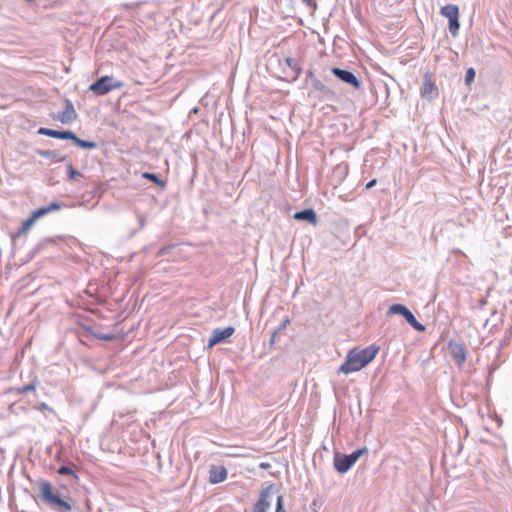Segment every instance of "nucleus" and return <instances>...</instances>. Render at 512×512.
I'll use <instances>...</instances> for the list:
<instances>
[{"label":"nucleus","mask_w":512,"mask_h":512,"mask_svg":"<svg viewBox=\"0 0 512 512\" xmlns=\"http://www.w3.org/2000/svg\"><path fill=\"white\" fill-rule=\"evenodd\" d=\"M37 489L36 500L50 511L74 512L77 509L68 493L60 491L46 479H38Z\"/></svg>","instance_id":"nucleus-1"},{"label":"nucleus","mask_w":512,"mask_h":512,"mask_svg":"<svg viewBox=\"0 0 512 512\" xmlns=\"http://www.w3.org/2000/svg\"><path fill=\"white\" fill-rule=\"evenodd\" d=\"M123 87V83L113 76L104 75L98 78L89 86V90L97 96H103L108 94L114 89Z\"/></svg>","instance_id":"nucleus-2"},{"label":"nucleus","mask_w":512,"mask_h":512,"mask_svg":"<svg viewBox=\"0 0 512 512\" xmlns=\"http://www.w3.org/2000/svg\"><path fill=\"white\" fill-rule=\"evenodd\" d=\"M387 315H401L416 331L424 332L426 330V327L421 324L414 314L403 304H392L387 310Z\"/></svg>","instance_id":"nucleus-3"},{"label":"nucleus","mask_w":512,"mask_h":512,"mask_svg":"<svg viewBox=\"0 0 512 512\" xmlns=\"http://www.w3.org/2000/svg\"><path fill=\"white\" fill-rule=\"evenodd\" d=\"M364 367H366V365L364 364L361 356L358 354L357 348H353L347 353L345 361L340 365L338 369V373L350 374L360 371Z\"/></svg>","instance_id":"nucleus-4"},{"label":"nucleus","mask_w":512,"mask_h":512,"mask_svg":"<svg viewBox=\"0 0 512 512\" xmlns=\"http://www.w3.org/2000/svg\"><path fill=\"white\" fill-rule=\"evenodd\" d=\"M440 14L449 21L448 29L450 34L453 37L457 36L460 29L459 7L455 4H447L441 7Z\"/></svg>","instance_id":"nucleus-5"},{"label":"nucleus","mask_w":512,"mask_h":512,"mask_svg":"<svg viewBox=\"0 0 512 512\" xmlns=\"http://www.w3.org/2000/svg\"><path fill=\"white\" fill-rule=\"evenodd\" d=\"M331 73L343 83L352 86L355 90L362 89V81L352 71L339 67H332Z\"/></svg>","instance_id":"nucleus-6"},{"label":"nucleus","mask_w":512,"mask_h":512,"mask_svg":"<svg viewBox=\"0 0 512 512\" xmlns=\"http://www.w3.org/2000/svg\"><path fill=\"white\" fill-rule=\"evenodd\" d=\"M56 139L71 140L75 145L86 150L96 149L98 147V144L96 142L80 139L71 130H58Z\"/></svg>","instance_id":"nucleus-7"},{"label":"nucleus","mask_w":512,"mask_h":512,"mask_svg":"<svg viewBox=\"0 0 512 512\" xmlns=\"http://www.w3.org/2000/svg\"><path fill=\"white\" fill-rule=\"evenodd\" d=\"M312 85V94L320 99L325 101H334L337 99V94L326 84H324L320 79H315Z\"/></svg>","instance_id":"nucleus-8"},{"label":"nucleus","mask_w":512,"mask_h":512,"mask_svg":"<svg viewBox=\"0 0 512 512\" xmlns=\"http://www.w3.org/2000/svg\"><path fill=\"white\" fill-rule=\"evenodd\" d=\"M274 491V484H269L267 487L262 489L257 502L253 506L252 512H267L271 506V503L268 499Z\"/></svg>","instance_id":"nucleus-9"},{"label":"nucleus","mask_w":512,"mask_h":512,"mask_svg":"<svg viewBox=\"0 0 512 512\" xmlns=\"http://www.w3.org/2000/svg\"><path fill=\"white\" fill-rule=\"evenodd\" d=\"M421 97L427 99L429 101L434 100L438 97V87L436 86L434 80L430 73H425L423 77V84L420 89Z\"/></svg>","instance_id":"nucleus-10"},{"label":"nucleus","mask_w":512,"mask_h":512,"mask_svg":"<svg viewBox=\"0 0 512 512\" xmlns=\"http://www.w3.org/2000/svg\"><path fill=\"white\" fill-rule=\"evenodd\" d=\"M52 118L58 120L63 124L74 122L78 118V114L73 106V103L66 98L64 100V110L58 114H53Z\"/></svg>","instance_id":"nucleus-11"},{"label":"nucleus","mask_w":512,"mask_h":512,"mask_svg":"<svg viewBox=\"0 0 512 512\" xmlns=\"http://www.w3.org/2000/svg\"><path fill=\"white\" fill-rule=\"evenodd\" d=\"M448 349L451 358L453 359L455 364L461 367L464 364L467 357V351L465 346L461 343L450 341L448 344Z\"/></svg>","instance_id":"nucleus-12"},{"label":"nucleus","mask_w":512,"mask_h":512,"mask_svg":"<svg viewBox=\"0 0 512 512\" xmlns=\"http://www.w3.org/2000/svg\"><path fill=\"white\" fill-rule=\"evenodd\" d=\"M234 332L235 328L232 326H228L223 329H214L208 340V346L212 347L214 345L225 342L229 337H231L234 334Z\"/></svg>","instance_id":"nucleus-13"},{"label":"nucleus","mask_w":512,"mask_h":512,"mask_svg":"<svg viewBox=\"0 0 512 512\" xmlns=\"http://www.w3.org/2000/svg\"><path fill=\"white\" fill-rule=\"evenodd\" d=\"M333 466L338 473L344 474L351 469L353 463L347 454L336 451L333 457Z\"/></svg>","instance_id":"nucleus-14"},{"label":"nucleus","mask_w":512,"mask_h":512,"mask_svg":"<svg viewBox=\"0 0 512 512\" xmlns=\"http://www.w3.org/2000/svg\"><path fill=\"white\" fill-rule=\"evenodd\" d=\"M293 218L298 221H304L312 225L318 223L317 213L313 208H306L294 213Z\"/></svg>","instance_id":"nucleus-15"},{"label":"nucleus","mask_w":512,"mask_h":512,"mask_svg":"<svg viewBox=\"0 0 512 512\" xmlns=\"http://www.w3.org/2000/svg\"><path fill=\"white\" fill-rule=\"evenodd\" d=\"M228 475L227 469L224 466L212 465L209 470V482L211 484H218L226 480Z\"/></svg>","instance_id":"nucleus-16"},{"label":"nucleus","mask_w":512,"mask_h":512,"mask_svg":"<svg viewBox=\"0 0 512 512\" xmlns=\"http://www.w3.org/2000/svg\"><path fill=\"white\" fill-rule=\"evenodd\" d=\"M357 352L363 359L364 364L367 366L371 361L375 359L376 355L379 352V346L372 344L363 349L357 348Z\"/></svg>","instance_id":"nucleus-17"},{"label":"nucleus","mask_w":512,"mask_h":512,"mask_svg":"<svg viewBox=\"0 0 512 512\" xmlns=\"http://www.w3.org/2000/svg\"><path fill=\"white\" fill-rule=\"evenodd\" d=\"M40 385V381L35 377L28 384L23 385L21 387H12L9 389V392L15 396H20L22 394H28L30 392H35L36 388Z\"/></svg>","instance_id":"nucleus-18"},{"label":"nucleus","mask_w":512,"mask_h":512,"mask_svg":"<svg viewBox=\"0 0 512 512\" xmlns=\"http://www.w3.org/2000/svg\"><path fill=\"white\" fill-rule=\"evenodd\" d=\"M63 204L58 201L51 202L48 206H42L36 210H34L31 215L38 220L39 218L47 215L50 212H54L60 210Z\"/></svg>","instance_id":"nucleus-19"},{"label":"nucleus","mask_w":512,"mask_h":512,"mask_svg":"<svg viewBox=\"0 0 512 512\" xmlns=\"http://www.w3.org/2000/svg\"><path fill=\"white\" fill-rule=\"evenodd\" d=\"M36 153L46 159L55 162H66L67 157L63 155L59 150H37Z\"/></svg>","instance_id":"nucleus-20"},{"label":"nucleus","mask_w":512,"mask_h":512,"mask_svg":"<svg viewBox=\"0 0 512 512\" xmlns=\"http://www.w3.org/2000/svg\"><path fill=\"white\" fill-rule=\"evenodd\" d=\"M284 61L293 73L292 80H297L303 71L299 61L291 57H286Z\"/></svg>","instance_id":"nucleus-21"},{"label":"nucleus","mask_w":512,"mask_h":512,"mask_svg":"<svg viewBox=\"0 0 512 512\" xmlns=\"http://www.w3.org/2000/svg\"><path fill=\"white\" fill-rule=\"evenodd\" d=\"M142 178L151 181L155 185L159 186L162 189H165L167 186V181L160 178V176L156 173L152 172H142L141 174Z\"/></svg>","instance_id":"nucleus-22"},{"label":"nucleus","mask_w":512,"mask_h":512,"mask_svg":"<svg viewBox=\"0 0 512 512\" xmlns=\"http://www.w3.org/2000/svg\"><path fill=\"white\" fill-rule=\"evenodd\" d=\"M36 221L37 220L32 215H30L26 220L23 221L16 236L20 237L26 235V233L30 230V228L34 225Z\"/></svg>","instance_id":"nucleus-23"},{"label":"nucleus","mask_w":512,"mask_h":512,"mask_svg":"<svg viewBox=\"0 0 512 512\" xmlns=\"http://www.w3.org/2000/svg\"><path fill=\"white\" fill-rule=\"evenodd\" d=\"M66 168H67V175L69 180H77L79 177H82V173L78 170H76L72 163L69 161H66Z\"/></svg>","instance_id":"nucleus-24"},{"label":"nucleus","mask_w":512,"mask_h":512,"mask_svg":"<svg viewBox=\"0 0 512 512\" xmlns=\"http://www.w3.org/2000/svg\"><path fill=\"white\" fill-rule=\"evenodd\" d=\"M366 453H368V449L366 447H362L354 450L351 454L347 455L354 465L359 460V458Z\"/></svg>","instance_id":"nucleus-25"},{"label":"nucleus","mask_w":512,"mask_h":512,"mask_svg":"<svg viewBox=\"0 0 512 512\" xmlns=\"http://www.w3.org/2000/svg\"><path fill=\"white\" fill-rule=\"evenodd\" d=\"M57 473L59 475L72 476L74 479H78V476H77L76 472L71 467H69L67 465H61L57 469Z\"/></svg>","instance_id":"nucleus-26"},{"label":"nucleus","mask_w":512,"mask_h":512,"mask_svg":"<svg viewBox=\"0 0 512 512\" xmlns=\"http://www.w3.org/2000/svg\"><path fill=\"white\" fill-rule=\"evenodd\" d=\"M57 131L56 129L46 128V127H40L37 131V134L48 136L51 138H57Z\"/></svg>","instance_id":"nucleus-27"},{"label":"nucleus","mask_w":512,"mask_h":512,"mask_svg":"<svg viewBox=\"0 0 512 512\" xmlns=\"http://www.w3.org/2000/svg\"><path fill=\"white\" fill-rule=\"evenodd\" d=\"M475 76H476V71L473 67H470L466 70V74H465V84L467 86H470L471 83L474 81L475 79Z\"/></svg>","instance_id":"nucleus-28"},{"label":"nucleus","mask_w":512,"mask_h":512,"mask_svg":"<svg viewBox=\"0 0 512 512\" xmlns=\"http://www.w3.org/2000/svg\"><path fill=\"white\" fill-rule=\"evenodd\" d=\"M176 247V245L174 244H171V245H167V246H164L162 247L156 254L157 257H163V256H166L168 255L174 248Z\"/></svg>","instance_id":"nucleus-29"},{"label":"nucleus","mask_w":512,"mask_h":512,"mask_svg":"<svg viewBox=\"0 0 512 512\" xmlns=\"http://www.w3.org/2000/svg\"><path fill=\"white\" fill-rule=\"evenodd\" d=\"M94 338L104 340V341H113L116 339V335L115 334H103V333L97 332L96 334H94Z\"/></svg>","instance_id":"nucleus-30"},{"label":"nucleus","mask_w":512,"mask_h":512,"mask_svg":"<svg viewBox=\"0 0 512 512\" xmlns=\"http://www.w3.org/2000/svg\"><path fill=\"white\" fill-rule=\"evenodd\" d=\"M275 512H286L284 507V497L282 495L277 496Z\"/></svg>","instance_id":"nucleus-31"},{"label":"nucleus","mask_w":512,"mask_h":512,"mask_svg":"<svg viewBox=\"0 0 512 512\" xmlns=\"http://www.w3.org/2000/svg\"><path fill=\"white\" fill-rule=\"evenodd\" d=\"M290 324V319L288 317H285L282 322L280 323V325L274 329L273 331L276 332L277 334H280L283 330H285Z\"/></svg>","instance_id":"nucleus-32"},{"label":"nucleus","mask_w":512,"mask_h":512,"mask_svg":"<svg viewBox=\"0 0 512 512\" xmlns=\"http://www.w3.org/2000/svg\"><path fill=\"white\" fill-rule=\"evenodd\" d=\"M47 240L39 242L29 253V260L32 259L44 246Z\"/></svg>","instance_id":"nucleus-33"},{"label":"nucleus","mask_w":512,"mask_h":512,"mask_svg":"<svg viewBox=\"0 0 512 512\" xmlns=\"http://www.w3.org/2000/svg\"><path fill=\"white\" fill-rule=\"evenodd\" d=\"M80 328L83 330L82 335L86 336V337H88V336L94 337V334L97 333V332H94L90 326L85 325V324H80Z\"/></svg>","instance_id":"nucleus-34"},{"label":"nucleus","mask_w":512,"mask_h":512,"mask_svg":"<svg viewBox=\"0 0 512 512\" xmlns=\"http://www.w3.org/2000/svg\"><path fill=\"white\" fill-rule=\"evenodd\" d=\"M35 409L39 410V411H48L50 413H53L55 414V411L49 407L46 403L42 402L40 404H38L37 406H35Z\"/></svg>","instance_id":"nucleus-35"},{"label":"nucleus","mask_w":512,"mask_h":512,"mask_svg":"<svg viewBox=\"0 0 512 512\" xmlns=\"http://www.w3.org/2000/svg\"><path fill=\"white\" fill-rule=\"evenodd\" d=\"M318 79L312 70H308L306 73V81L310 80L311 84L314 83V80Z\"/></svg>","instance_id":"nucleus-36"},{"label":"nucleus","mask_w":512,"mask_h":512,"mask_svg":"<svg viewBox=\"0 0 512 512\" xmlns=\"http://www.w3.org/2000/svg\"><path fill=\"white\" fill-rule=\"evenodd\" d=\"M277 336H278V334L276 332L272 331L271 336H270V340H269L270 348H272L274 346V344L276 343Z\"/></svg>","instance_id":"nucleus-37"},{"label":"nucleus","mask_w":512,"mask_h":512,"mask_svg":"<svg viewBox=\"0 0 512 512\" xmlns=\"http://www.w3.org/2000/svg\"><path fill=\"white\" fill-rule=\"evenodd\" d=\"M307 6L313 8V9H316L317 8V3L315 0H302Z\"/></svg>","instance_id":"nucleus-38"},{"label":"nucleus","mask_w":512,"mask_h":512,"mask_svg":"<svg viewBox=\"0 0 512 512\" xmlns=\"http://www.w3.org/2000/svg\"><path fill=\"white\" fill-rule=\"evenodd\" d=\"M377 183V180L376 179H372L370 180L367 184H366V189H371L372 187H374Z\"/></svg>","instance_id":"nucleus-39"},{"label":"nucleus","mask_w":512,"mask_h":512,"mask_svg":"<svg viewBox=\"0 0 512 512\" xmlns=\"http://www.w3.org/2000/svg\"><path fill=\"white\" fill-rule=\"evenodd\" d=\"M270 465L268 463H261L260 464V468H263V469H266L268 468Z\"/></svg>","instance_id":"nucleus-40"}]
</instances>
